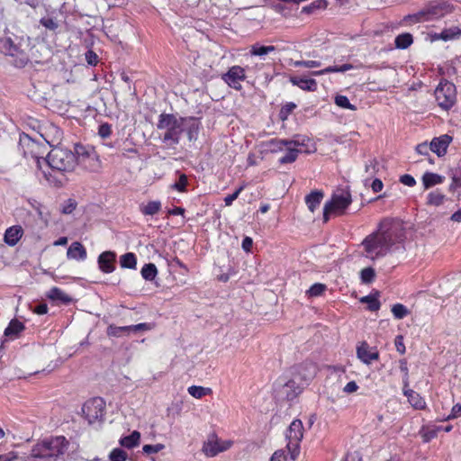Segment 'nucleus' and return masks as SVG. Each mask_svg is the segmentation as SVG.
<instances>
[{"label": "nucleus", "mask_w": 461, "mask_h": 461, "mask_svg": "<svg viewBox=\"0 0 461 461\" xmlns=\"http://www.w3.org/2000/svg\"><path fill=\"white\" fill-rule=\"evenodd\" d=\"M451 140L452 138L447 134L434 138L430 142L431 151L436 153L438 157L444 156L447 153V149Z\"/></svg>", "instance_id": "dca6fc26"}, {"label": "nucleus", "mask_w": 461, "mask_h": 461, "mask_svg": "<svg viewBox=\"0 0 461 461\" xmlns=\"http://www.w3.org/2000/svg\"><path fill=\"white\" fill-rule=\"evenodd\" d=\"M112 133L111 125L108 123H103L99 126L98 134L102 139L108 138Z\"/></svg>", "instance_id": "603ef678"}, {"label": "nucleus", "mask_w": 461, "mask_h": 461, "mask_svg": "<svg viewBox=\"0 0 461 461\" xmlns=\"http://www.w3.org/2000/svg\"><path fill=\"white\" fill-rule=\"evenodd\" d=\"M435 97L441 108L444 110L450 109L456 100L455 85L447 80L441 81L435 90Z\"/></svg>", "instance_id": "1a4fd4ad"}, {"label": "nucleus", "mask_w": 461, "mask_h": 461, "mask_svg": "<svg viewBox=\"0 0 461 461\" xmlns=\"http://www.w3.org/2000/svg\"><path fill=\"white\" fill-rule=\"evenodd\" d=\"M32 49V39L24 33L0 38V53L16 68H24L30 62Z\"/></svg>", "instance_id": "f03ea898"}, {"label": "nucleus", "mask_w": 461, "mask_h": 461, "mask_svg": "<svg viewBox=\"0 0 461 461\" xmlns=\"http://www.w3.org/2000/svg\"><path fill=\"white\" fill-rule=\"evenodd\" d=\"M86 59L90 65H95L97 62V55L92 50L86 53Z\"/></svg>", "instance_id": "e2e57ef3"}, {"label": "nucleus", "mask_w": 461, "mask_h": 461, "mask_svg": "<svg viewBox=\"0 0 461 461\" xmlns=\"http://www.w3.org/2000/svg\"><path fill=\"white\" fill-rule=\"evenodd\" d=\"M271 461H287V459L283 451H276L271 457Z\"/></svg>", "instance_id": "338daca9"}, {"label": "nucleus", "mask_w": 461, "mask_h": 461, "mask_svg": "<svg viewBox=\"0 0 461 461\" xmlns=\"http://www.w3.org/2000/svg\"><path fill=\"white\" fill-rule=\"evenodd\" d=\"M445 180L443 176L436 173L426 172L422 176V183L425 189H429L436 185L442 184Z\"/></svg>", "instance_id": "b1692460"}, {"label": "nucleus", "mask_w": 461, "mask_h": 461, "mask_svg": "<svg viewBox=\"0 0 461 461\" xmlns=\"http://www.w3.org/2000/svg\"><path fill=\"white\" fill-rule=\"evenodd\" d=\"M289 140H273L270 142V149L273 152L282 151L286 147Z\"/></svg>", "instance_id": "49530a36"}, {"label": "nucleus", "mask_w": 461, "mask_h": 461, "mask_svg": "<svg viewBox=\"0 0 461 461\" xmlns=\"http://www.w3.org/2000/svg\"><path fill=\"white\" fill-rule=\"evenodd\" d=\"M16 458L17 456L14 452L0 455V461H14Z\"/></svg>", "instance_id": "774afa93"}, {"label": "nucleus", "mask_w": 461, "mask_h": 461, "mask_svg": "<svg viewBox=\"0 0 461 461\" xmlns=\"http://www.w3.org/2000/svg\"><path fill=\"white\" fill-rule=\"evenodd\" d=\"M161 203L159 201L149 202L146 205L140 206V212L144 215H154L159 212Z\"/></svg>", "instance_id": "f704fd0d"}, {"label": "nucleus", "mask_w": 461, "mask_h": 461, "mask_svg": "<svg viewBox=\"0 0 461 461\" xmlns=\"http://www.w3.org/2000/svg\"><path fill=\"white\" fill-rule=\"evenodd\" d=\"M284 389L288 400L294 399L301 393V388L296 385V383L294 380L288 381L285 384Z\"/></svg>", "instance_id": "e433bc0d"}, {"label": "nucleus", "mask_w": 461, "mask_h": 461, "mask_svg": "<svg viewBox=\"0 0 461 461\" xmlns=\"http://www.w3.org/2000/svg\"><path fill=\"white\" fill-rule=\"evenodd\" d=\"M461 416V404L457 403L453 406L451 410V413L448 416V419H455Z\"/></svg>", "instance_id": "052dcab7"}, {"label": "nucleus", "mask_w": 461, "mask_h": 461, "mask_svg": "<svg viewBox=\"0 0 461 461\" xmlns=\"http://www.w3.org/2000/svg\"><path fill=\"white\" fill-rule=\"evenodd\" d=\"M183 120L171 113H161L158 117L157 128L165 131L161 137L163 143L167 146L177 145L182 134Z\"/></svg>", "instance_id": "20e7f679"}, {"label": "nucleus", "mask_w": 461, "mask_h": 461, "mask_svg": "<svg viewBox=\"0 0 461 461\" xmlns=\"http://www.w3.org/2000/svg\"><path fill=\"white\" fill-rule=\"evenodd\" d=\"M416 151L420 155H429L431 151V144L428 145L426 142L420 143L416 147Z\"/></svg>", "instance_id": "4d7b16f0"}, {"label": "nucleus", "mask_w": 461, "mask_h": 461, "mask_svg": "<svg viewBox=\"0 0 461 461\" xmlns=\"http://www.w3.org/2000/svg\"><path fill=\"white\" fill-rule=\"evenodd\" d=\"M105 402L100 397L88 400L82 408V411L89 424L100 422L104 416Z\"/></svg>", "instance_id": "9d476101"}, {"label": "nucleus", "mask_w": 461, "mask_h": 461, "mask_svg": "<svg viewBox=\"0 0 461 461\" xmlns=\"http://www.w3.org/2000/svg\"><path fill=\"white\" fill-rule=\"evenodd\" d=\"M141 276L147 281H152L158 275V269L155 264H145L140 271Z\"/></svg>", "instance_id": "473e14b6"}, {"label": "nucleus", "mask_w": 461, "mask_h": 461, "mask_svg": "<svg viewBox=\"0 0 461 461\" xmlns=\"http://www.w3.org/2000/svg\"><path fill=\"white\" fill-rule=\"evenodd\" d=\"M360 301L362 303H367L368 310H370L372 312H375V311L379 310V308L381 306L379 300L375 295L364 296L363 298H361Z\"/></svg>", "instance_id": "ea45409f"}, {"label": "nucleus", "mask_w": 461, "mask_h": 461, "mask_svg": "<svg viewBox=\"0 0 461 461\" xmlns=\"http://www.w3.org/2000/svg\"><path fill=\"white\" fill-rule=\"evenodd\" d=\"M405 239L403 225L398 221H384L378 230L366 236L361 246L365 257L375 260L386 256Z\"/></svg>", "instance_id": "f257e3e1"}, {"label": "nucleus", "mask_w": 461, "mask_h": 461, "mask_svg": "<svg viewBox=\"0 0 461 461\" xmlns=\"http://www.w3.org/2000/svg\"><path fill=\"white\" fill-rule=\"evenodd\" d=\"M395 346H396V348L397 350L401 353V354H403L405 352V346L402 342V336H397L396 339H395Z\"/></svg>", "instance_id": "69168bd1"}, {"label": "nucleus", "mask_w": 461, "mask_h": 461, "mask_svg": "<svg viewBox=\"0 0 461 461\" xmlns=\"http://www.w3.org/2000/svg\"><path fill=\"white\" fill-rule=\"evenodd\" d=\"M48 297L52 301L64 304H68L72 301V298L59 287H52L48 292Z\"/></svg>", "instance_id": "5701e85b"}, {"label": "nucleus", "mask_w": 461, "mask_h": 461, "mask_svg": "<svg viewBox=\"0 0 461 461\" xmlns=\"http://www.w3.org/2000/svg\"><path fill=\"white\" fill-rule=\"evenodd\" d=\"M140 440V433L134 430L131 435L122 437L120 439V445L129 449L139 446Z\"/></svg>", "instance_id": "bb28decb"}, {"label": "nucleus", "mask_w": 461, "mask_h": 461, "mask_svg": "<svg viewBox=\"0 0 461 461\" xmlns=\"http://www.w3.org/2000/svg\"><path fill=\"white\" fill-rule=\"evenodd\" d=\"M400 182L402 184H403L404 185H407L410 187H412L416 185V180L414 179V177L408 174L402 175L400 177Z\"/></svg>", "instance_id": "5fc2aeb1"}, {"label": "nucleus", "mask_w": 461, "mask_h": 461, "mask_svg": "<svg viewBox=\"0 0 461 461\" xmlns=\"http://www.w3.org/2000/svg\"><path fill=\"white\" fill-rule=\"evenodd\" d=\"M403 394L408 398V402L414 409L424 410L426 408V402L420 393L411 389H405Z\"/></svg>", "instance_id": "aec40b11"}, {"label": "nucleus", "mask_w": 461, "mask_h": 461, "mask_svg": "<svg viewBox=\"0 0 461 461\" xmlns=\"http://www.w3.org/2000/svg\"><path fill=\"white\" fill-rule=\"evenodd\" d=\"M187 185V177L185 175L182 174L180 176H179V179L178 181H176L173 185L172 187L179 192H184L185 191V186Z\"/></svg>", "instance_id": "8fccbe9b"}, {"label": "nucleus", "mask_w": 461, "mask_h": 461, "mask_svg": "<svg viewBox=\"0 0 461 461\" xmlns=\"http://www.w3.org/2000/svg\"><path fill=\"white\" fill-rule=\"evenodd\" d=\"M188 393L196 399H201L203 396L212 393V389L198 385H192L187 389Z\"/></svg>", "instance_id": "c9c22d12"}, {"label": "nucleus", "mask_w": 461, "mask_h": 461, "mask_svg": "<svg viewBox=\"0 0 461 461\" xmlns=\"http://www.w3.org/2000/svg\"><path fill=\"white\" fill-rule=\"evenodd\" d=\"M40 23L47 30H50L52 32L56 31L59 26L58 20L56 18H54L52 16H49V15L42 17L40 20Z\"/></svg>", "instance_id": "4c0bfd02"}, {"label": "nucleus", "mask_w": 461, "mask_h": 461, "mask_svg": "<svg viewBox=\"0 0 461 461\" xmlns=\"http://www.w3.org/2000/svg\"><path fill=\"white\" fill-rule=\"evenodd\" d=\"M275 50H276V47L273 45L263 46V45H259L258 43H256L250 47L249 54L251 56L263 57V56H266Z\"/></svg>", "instance_id": "c756f323"}, {"label": "nucleus", "mask_w": 461, "mask_h": 461, "mask_svg": "<svg viewBox=\"0 0 461 461\" xmlns=\"http://www.w3.org/2000/svg\"><path fill=\"white\" fill-rule=\"evenodd\" d=\"M87 253L85 247L78 241L73 242L67 251V257L69 259L85 260Z\"/></svg>", "instance_id": "6ab92c4d"}, {"label": "nucleus", "mask_w": 461, "mask_h": 461, "mask_svg": "<svg viewBox=\"0 0 461 461\" xmlns=\"http://www.w3.org/2000/svg\"><path fill=\"white\" fill-rule=\"evenodd\" d=\"M68 441L63 436L50 437L38 442L28 458H57L68 449Z\"/></svg>", "instance_id": "7ed1b4c3"}, {"label": "nucleus", "mask_w": 461, "mask_h": 461, "mask_svg": "<svg viewBox=\"0 0 461 461\" xmlns=\"http://www.w3.org/2000/svg\"><path fill=\"white\" fill-rule=\"evenodd\" d=\"M461 36V29L452 27L443 30L440 33L435 34V39L443 40L445 41L458 38Z\"/></svg>", "instance_id": "c85d7f7f"}, {"label": "nucleus", "mask_w": 461, "mask_h": 461, "mask_svg": "<svg viewBox=\"0 0 461 461\" xmlns=\"http://www.w3.org/2000/svg\"><path fill=\"white\" fill-rule=\"evenodd\" d=\"M355 67L351 64H348V63H346V64H343L341 66H330V67H327L326 68L324 69H321V70H318V71H313L312 72V75L313 76H321V75H325V74H329V73H333V72H346L348 70H350V69H353Z\"/></svg>", "instance_id": "cd10ccee"}, {"label": "nucleus", "mask_w": 461, "mask_h": 461, "mask_svg": "<svg viewBox=\"0 0 461 461\" xmlns=\"http://www.w3.org/2000/svg\"><path fill=\"white\" fill-rule=\"evenodd\" d=\"M303 437V427L300 420H294L289 426L286 433L287 448L291 457L295 459L299 454V443Z\"/></svg>", "instance_id": "9b49d317"}, {"label": "nucleus", "mask_w": 461, "mask_h": 461, "mask_svg": "<svg viewBox=\"0 0 461 461\" xmlns=\"http://www.w3.org/2000/svg\"><path fill=\"white\" fill-rule=\"evenodd\" d=\"M322 198L323 193L321 191H313L305 197V203L312 212L320 205Z\"/></svg>", "instance_id": "a878e982"}, {"label": "nucleus", "mask_w": 461, "mask_h": 461, "mask_svg": "<svg viewBox=\"0 0 461 461\" xmlns=\"http://www.w3.org/2000/svg\"><path fill=\"white\" fill-rule=\"evenodd\" d=\"M335 104L344 109H349L352 111L356 110V106L354 104H351L348 98L346 95H336L335 97Z\"/></svg>", "instance_id": "37998d69"}, {"label": "nucleus", "mask_w": 461, "mask_h": 461, "mask_svg": "<svg viewBox=\"0 0 461 461\" xmlns=\"http://www.w3.org/2000/svg\"><path fill=\"white\" fill-rule=\"evenodd\" d=\"M412 41H413L412 35L411 33L406 32V33L399 34L395 38L394 43H395V47L397 49L404 50V49H407L409 46H411Z\"/></svg>", "instance_id": "2f4dec72"}, {"label": "nucleus", "mask_w": 461, "mask_h": 461, "mask_svg": "<svg viewBox=\"0 0 461 461\" xmlns=\"http://www.w3.org/2000/svg\"><path fill=\"white\" fill-rule=\"evenodd\" d=\"M24 329V325L18 320H12L9 325L5 330V336L14 339Z\"/></svg>", "instance_id": "393cba45"}, {"label": "nucleus", "mask_w": 461, "mask_h": 461, "mask_svg": "<svg viewBox=\"0 0 461 461\" xmlns=\"http://www.w3.org/2000/svg\"><path fill=\"white\" fill-rule=\"evenodd\" d=\"M246 78L245 68L240 66H233L222 76V79L235 90L242 88L241 82Z\"/></svg>", "instance_id": "ddd939ff"}, {"label": "nucleus", "mask_w": 461, "mask_h": 461, "mask_svg": "<svg viewBox=\"0 0 461 461\" xmlns=\"http://www.w3.org/2000/svg\"><path fill=\"white\" fill-rule=\"evenodd\" d=\"M453 11V5L446 1L436 0L430 2L420 12L407 15L404 20H410L413 23H420L433 19H438L450 14Z\"/></svg>", "instance_id": "423d86ee"}, {"label": "nucleus", "mask_w": 461, "mask_h": 461, "mask_svg": "<svg viewBox=\"0 0 461 461\" xmlns=\"http://www.w3.org/2000/svg\"><path fill=\"white\" fill-rule=\"evenodd\" d=\"M116 254L113 251H104L98 257V266L102 272L109 274L114 271Z\"/></svg>", "instance_id": "4468645a"}, {"label": "nucleus", "mask_w": 461, "mask_h": 461, "mask_svg": "<svg viewBox=\"0 0 461 461\" xmlns=\"http://www.w3.org/2000/svg\"><path fill=\"white\" fill-rule=\"evenodd\" d=\"M452 183L449 185V190L453 191L456 187H461V176L457 175L456 173H452L450 175Z\"/></svg>", "instance_id": "6e6d98bb"}, {"label": "nucleus", "mask_w": 461, "mask_h": 461, "mask_svg": "<svg viewBox=\"0 0 461 461\" xmlns=\"http://www.w3.org/2000/svg\"><path fill=\"white\" fill-rule=\"evenodd\" d=\"M77 166L84 170L96 172L101 167V161L98 155L93 149H87L81 144L75 145Z\"/></svg>", "instance_id": "0eeeda50"}, {"label": "nucleus", "mask_w": 461, "mask_h": 461, "mask_svg": "<svg viewBox=\"0 0 461 461\" xmlns=\"http://www.w3.org/2000/svg\"><path fill=\"white\" fill-rule=\"evenodd\" d=\"M127 458V452L119 447L113 449L109 454L110 461H126Z\"/></svg>", "instance_id": "79ce46f5"}, {"label": "nucleus", "mask_w": 461, "mask_h": 461, "mask_svg": "<svg viewBox=\"0 0 461 461\" xmlns=\"http://www.w3.org/2000/svg\"><path fill=\"white\" fill-rule=\"evenodd\" d=\"M375 272L372 267H366L361 270V280L365 284H370L374 281Z\"/></svg>", "instance_id": "a18cd8bd"}, {"label": "nucleus", "mask_w": 461, "mask_h": 461, "mask_svg": "<svg viewBox=\"0 0 461 461\" xmlns=\"http://www.w3.org/2000/svg\"><path fill=\"white\" fill-rule=\"evenodd\" d=\"M290 82L303 90L313 92L317 89V82L312 78L291 77Z\"/></svg>", "instance_id": "412c9836"}, {"label": "nucleus", "mask_w": 461, "mask_h": 461, "mask_svg": "<svg viewBox=\"0 0 461 461\" xmlns=\"http://www.w3.org/2000/svg\"><path fill=\"white\" fill-rule=\"evenodd\" d=\"M351 194L348 191L340 190L335 193L330 201L325 203L323 209V220L324 221H329L330 213L343 214L345 210L351 203Z\"/></svg>", "instance_id": "6e6552de"}, {"label": "nucleus", "mask_w": 461, "mask_h": 461, "mask_svg": "<svg viewBox=\"0 0 461 461\" xmlns=\"http://www.w3.org/2000/svg\"><path fill=\"white\" fill-rule=\"evenodd\" d=\"M358 389V385L355 381L348 382L343 388V392L347 393H355Z\"/></svg>", "instance_id": "bf43d9fd"}, {"label": "nucleus", "mask_w": 461, "mask_h": 461, "mask_svg": "<svg viewBox=\"0 0 461 461\" xmlns=\"http://www.w3.org/2000/svg\"><path fill=\"white\" fill-rule=\"evenodd\" d=\"M301 143L298 140H289L285 148V154L279 158L280 164H287L295 161L300 150L297 149Z\"/></svg>", "instance_id": "f3484780"}, {"label": "nucleus", "mask_w": 461, "mask_h": 461, "mask_svg": "<svg viewBox=\"0 0 461 461\" xmlns=\"http://www.w3.org/2000/svg\"><path fill=\"white\" fill-rule=\"evenodd\" d=\"M153 328H154L153 323L143 322V323L135 324V333L140 332V331L151 330Z\"/></svg>", "instance_id": "13d9d810"}, {"label": "nucleus", "mask_w": 461, "mask_h": 461, "mask_svg": "<svg viewBox=\"0 0 461 461\" xmlns=\"http://www.w3.org/2000/svg\"><path fill=\"white\" fill-rule=\"evenodd\" d=\"M232 445L230 440H221L215 435H212L206 442L203 443V452L205 456L212 457L219 453L228 450Z\"/></svg>", "instance_id": "f8f14e48"}, {"label": "nucleus", "mask_w": 461, "mask_h": 461, "mask_svg": "<svg viewBox=\"0 0 461 461\" xmlns=\"http://www.w3.org/2000/svg\"><path fill=\"white\" fill-rule=\"evenodd\" d=\"M366 172L370 176H374L376 173V164L375 161L370 160L369 164L366 165Z\"/></svg>", "instance_id": "680f3d73"}, {"label": "nucleus", "mask_w": 461, "mask_h": 461, "mask_svg": "<svg viewBox=\"0 0 461 461\" xmlns=\"http://www.w3.org/2000/svg\"><path fill=\"white\" fill-rule=\"evenodd\" d=\"M321 63L317 60H296L294 62V66L298 67H304V68H319L321 67Z\"/></svg>", "instance_id": "de8ad7c7"}, {"label": "nucleus", "mask_w": 461, "mask_h": 461, "mask_svg": "<svg viewBox=\"0 0 461 461\" xmlns=\"http://www.w3.org/2000/svg\"><path fill=\"white\" fill-rule=\"evenodd\" d=\"M383 186V182L378 178H375L371 184V188L375 193L382 191Z\"/></svg>", "instance_id": "0e129e2a"}, {"label": "nucleus", "mask_w": 461, "mask_h": 461, "mask_svg": "<svg viewBox=\"0 0 461 461\" xmlns=\"http://www.w3.org/2000/svg\"><path fill=\"white\" fill-rule=\"evenodd\" d=\"M164 448L163 444H156V445H144L142 447L143 453L150 455L159 452Z\"/></svg>", "instance_id": "3c124183"}, {"label": "nucleus", "mask_w": 461, "mask_h": 461, "mask_svg": "<svg viewBox=\"0 0 461 461\" xmlns=\"http://www.w3.org/2000/svg\"><path fill=\"white\" fill-rule=\"evenodd\" d=\"M23 236V229L20 226L8 228L5 233V241L9 246H14Z\"/></svg>", "instance_id": "4be33fe9"}, {"label": "nucleus", "mask_w": 461, "mask_h": 461, "mask_svg": "<svg viewBox=\"0 0 461 461\" xmlns=\"http://www.w3.org/2000/svg\"><path fill=\"white\" fill-rule=\"evenodd\" d=\"M120 265L123 268L135 269L137 267V258L134 253L128 252L121 256Z\"/></svg>", "instance_id": "7c9ffc66"}, {"label": "nucleus", "mask_w": 461, "mask_h": 461, "mask_svg": "<svg viewBox=\"0 0 461 461\" xmlns=\"http://www.w3.org/2000/svg\"><path fill=\"white\" fill-rule=\"evenodd\" d=\"M77 207V202L74 199H68L62 205L61 212L64 214H70Z\"/></svg>", "instance_id": "09e8293b"}, {"label": "nucleus", "mask_w": 461, "mask_h": 461, "mask_svg": "<svg viewBox=\"0 0 461 461\" xmlns=\"http://www.w3.org/2000/svg\"><path fill=\"white\" fill-rule=\"evenodd\" d=\"M244 186H240L233 194L227 195L224 198V203L226 206H230L232 204L233 201H235L240 195V192L243 190Z\"/></svg>", "instance_id": "864d4df0"}, {"label": "nucleus", "mask_w": 461, "mask_h": 461, "mask_svg": "<svg viewBox=\"0 0 461 461\" xmlns=\"http://www.w3.org/2000/svg\"><path fill=\"white\" fill-rule=\"evenodd\" d=\"M106 333L109 337L119 338L122 336H128L124 326L119 327L115 325H109Z\"/></svg>", "instance_id": "a19ab883"}, {"label": "nucleus", "mask_w": 461, "mask_h": 461, "mask_svg": "<svg viewBox=\"0 0 461 461\" xmlns=\"http://www.w3.org/2000/svg\"><path fill=\"white\" fill-rule=\"evenodd\" d=\"M446 200V195L438 190L430 192L427 196V203L433 206H439L443 204Z\"/></svg>", "instance_id": "72a5a7b5"}, {"label": "nucleus", "mask_w": 461, "mask_h": 461, "mask_svg": "<svg viewBox=\"0 0 461 461\" xmlns=\"http://www.w3.org/2000/svg\"><path fill=\"white\" fill-rule=\"evenodd\" d=\"M392 312L397 320H402L410 313L406 306L402 303L393 304L392 307Z\"/></svg>", "instance_id": "58836bf2"}, {"label": "nucleus", "mask_w": 461, "mask_h": 461, "mask_svg": "<svg viewBox=\"0 0 461 461\" xmlns=\"http://www.w3.org/2000/svg\"><path fill=\"white\" fill-rule=\"evenodd\" d=\"M46 162L52 171L72 172L77 167L76 151L59 147L54 148L49 152Z\"/></svg>", "instance_id": "39448f33"}, {"label": "nucleus", "mask_w": 461, "mask_h": 461, "mask_svg": "<svg viewBox=\"0 0 461 461\" xmlns=\"http://www.w3.org/2000/svg\"><path fill=\"white\" fill-rule=\"evenodd\" d=\"M326 290V285L321 283H316L312 285L309 290L307 291V294L310 297H317L321 295Z\"/></svg>", "instance_id": "c03bdc74"}, {"label": "nucleus", "mask_w": 461, "mask_h": 461, "mask_svg": "<svg viewBox=\"0 0 461 461\" xmlns=\"http://www.w3.org/2000/svg\"><path fill=\"white\" fill-rule=\"evenodd\" d=\"M182 133L184 131L186 132L187 138L190 141L196 140L199 133V122L194 117H182Z\"/></svg>", "instance_id": "2eb2a0df"}, {"label": "nucleus", "mask_w": 461, "mask_h": 461, "mask_svg": "<svg viewBox=\"0 0 461 461\" xmlns=\"http://www.w3.org/2000/svg\"><path fill=\"white\" fill-rule=\"evenodd\" d=\"M357 354L358 358L365 364H370L373 360H377L379 354L377 351H370L367 343L363 342L357 347Z\"/></svg>", "instance_id": "a211bd4d"}]
</instances>
